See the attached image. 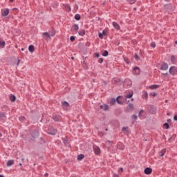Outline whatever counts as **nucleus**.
I'll return each mask as SVG.
<instances>
[{"label":"nucleus","mask_w":177,"mask_h":177,"mask_svg":"<svg viewBox=\"0 0 177 177\" xmlns=\"http://www.w3.org/2000/svg\"><path fill=\"white\" fill-rule=\"evenodd\" d=\"M63 143L65 146L68 147L70 144L68 143V138L66 136L64 138H62Z\"/></svg>","instance_id":"18"},{"label":"nucleus","mask_w":177,"mask_h":177,"mask_svg":"<svg viewBox=\"0 0 177 177\" xmlns=\"http://www.w3.org/2000/svg\"><path fill=\"white\" fill-rule=\"evenodd\" d=\"M6 118V114L4 112H0V119Z\"/></svg>","instance_id":"40"},{"label":"nucleus","mask_w":177,"mask_h":177,"mask_svg":"<svg viewBox=\"0 0 177 177\" xmlns=\"http://www.w3.org/2000/svg\"><path fill=\"white\" fill-rule=\"evenodd\" d=\"M39 143L40 145H45L46 143V141L44 139V138L41 137L39 138Z\"/></svg>","instance_id":"34"},{"label":"nucleus","mask_w":177,"mask_h":177,"mask_svg":"<svg viewBox=\"0 0 177 177\" xmlns=\"http://www.w3.org/2000/svg\"><path fill=\"white\" fill-rule=\"evenodd\" d=\"M31 136V140L32 142H35V140L38 139L39 138V129H35L30 133Z\"/></svg>","instance_id":"1"},{"label":"nucleus","mask_w":177,"mask_h":177,"mask_svg":"<svg viewBox=\"0 0 177 177\" xmlns=\"http://www.w3.org/2000/svg\"><path fill=\"white\" fill-rule=\"evenodd\" d=\"M78 47L79 49H84V48H85V44L84 43H79Z\"/></svg>","instance_id":"38"},{"label":"nucleus","mask_w":177,"mask_h":177,"mask_svg":"<svg viewBox=\"0 0 177 177\" xmlns=\"http://www.w3.org/2000/svg\"><path fill=\"white\" fill-rule=\"evenodd\" d=\"M62 106L63 107H70V104L66 101H64L62 102Z\"/></svg>","instance_id":"31"},{"label":"nucleus","mask_w":177,"mask_h":177,"mask_svg":"<svg viewBox=\"0 0 177 177\" xmlns=\"http://www.w3.org/2000/svg\"><path fill=\"white\" fill-rule=\"evenodd\" d=\"M15 165V160H9L7 162L6 166L7 167H12V165Z\"/></svg>","instance_id":"19"},{"label":"nucleus","mask_w":177,"mask_h":177,"mask_svg":"<svg viewBox=\"0 0 177 177\" xmlns=\"http://www.w3.org/2000/svg\"><path fill=\"white\" fill-rule=\"evenodd\" d=\"M133 74L134 75H139L140 74V68H139V66H135L133 68Z\"/></svg>","instance_id":"7"},{"label":"nucleus","mask_w":177,"mask_h":177,"mask_svg":"<svg viewBox=\"0 0 177 177\" xmlns=\"http://www.w3.org/2000/svg\"><path fill=\"white\" fill-rule=\"evenodd\" d=\"M133 96V91H131L130 93L127 94L125 95V97H127V99H131Z\"/></svg>","instance_id":"30"},{"label":"nucleus","mask_w":177,"mask_h":177,"mask_svg":"<svg viewBox=\"0 0 177 177\" xmlns=\"http://www.w3.org/2000/svg\"><path fill=\"white\" fill-rule=\"evenodd\" d=\"M28 50L30 53H34L35 50V47L34 46V45H30L28 46Z\"/></svg>","instance_id":"20"},{"label":"nucleus","mask_w":177,"mask_h":177,"mask_svg":"<svg viewBox=\"0 0 177 177\" xmlns=\"http://www.w3.org/2000/svg\"><path fill=\"white\" fill-rule=\"evenodd\" d=\"M138 117L140 120H145L147 117V113H146L145 110L141 109L138 113Z\"/></svg>","instance_id":"4"},{"label":"nucleus","mask_w":177,"mask_h":177,"mask_svg":"<svg viewBox=\"0 0 177 177\" xmlns=\"http://www.w3.org/2000/svg\"><path fill=\"white\" fill-rule=\"evenodd\" d=\"M127 97H123V98L122 100V101H123L122 102L124 103V102H127Z\"/></svg>","instance_id":"58"},{"label":"nucleus","mask_w":177,"mask_h":177,"mask_svg":"<svg viewBox=\"0 0 177 177\" xmlns=\"http://www.w3.org/2000/svg\"><path fill=\"white\" fill-rule=\"evenodd\" d=\"M10 102H12V103L16 102V95H10Z\"/></svg>","instance_id":"27"},{"label":"nucleus","mask_w":177,"mask_h":177,"mask_svg":"<svg viewBox=\"0 0 177 177\" xmlns=\"http://www.w3.org/2000/svg\"><path fill=\"white\" fill-rule=\"evenodd\" d=\"M113 177H120V175H118L117 174H114Z\"/></svg>","instance_id":"61"},{"label":"nucleus","mask_w":177,"mask_h":177,"mask_svg":"<svg viewBox=\"0 0 177 177\" xmlns=\"http://www.w3.org/2000/svg\"><path fill=\"white\" fill-rule=\"evenodd\" d=\"M163 128H165V129H169V123L168 122L164 123Z\"/></svg>","instance_id":"35"},{"label":"nucleus","mask_w":177,"mask_h":177,"mask_svg":"<svg viewBox=\"0 0 177 177\" xmlns=\"http://www.w3.org/2000/svg\"><path fill=\"white\" fill-rule=\"evenodd\" d=\"M163 8L164 10H165L166 12H171V10H175V6L172 5V3L165 4Z\"/></svg>","instance_id":"3"},{"label":"nucleus","mask_w":177,"mask_h":177,"mask_svg":"<svg viewBox=\"0 0 177 177\" xmlns=\"http://www.w3.org/2000/svg\"><path fill=\"white\" fill-rule=\"evenodd\" d=\"M102 34H103V35L104 36H106V35H107V32H106V31L105 30H102Z\"/></svg>","instance_id":"59"},{"label":"nucleus","mask_w":177,"mask_h":177,"mask_svg":"<svg viewBox=\"0 0 177 177\" xmlns=\"http://www.w3.org/2000/svg\"><path fill=\"white\" fill-rule=\"evenodd\" d=\"M120 146H122V147H120ZM118 147L120 149V150H124V147L122 146V143H121V142L118 143Z\"/></svg>","instance_id":"39"},{"label":"nucleus","mask_w":177,"mask_h":177,"mask_svg":"<svg viewBox=\"0 0 177 177\" xmlns=\"http://www.w3.org/2000/svg\"><path fill=\"white\" fill-rule=\"evenodd\" d=\"M78 30H80V26H78V25L77 24H75L72 26L71 28V31H78Z\"/></svg>","instance_id":"12"},{"label":"nucleus","mask_w":177,"mask_h":177,"mask_svg":"<svg viewBox=\"0 0 177 177\" xmlns=\"http://www.w3.org/2000/svg\"><path fill=\"white\" fill-rule=\"evenodd\" d=\"M52 118H53V120H54V121H55V122H59V121H60V120H62V116L53 115Z\"/></svg>","instance_id":"16"},{"label":"nucleus","mask_w":177,"mask_h":177,"mask_svg":"<svg viewBox=\"0 0 177 177\" xmlns=\"http://www.w3.org/2000/svg\"><path fill=\"white\" fill-rule=\"evenodd\" d=\"M150 46L151 48H156V42L153 41L151 43Z\"/></svg>","instance_id":"51"},{"label":"nucleus","mask_w":177,"mask_h":177,"mask_svg":"<svg viewBox=\"0 0 177 177\" xmlns=\"http://www.w3.org/2000/svg\"><path fill=\"white\" fill-rule=\"evenodd\" d=\"M174 121H177V115H174L173 117Z\"/></svg>","instance_id":"57"},{"label":"nucleus","mask_w":177,"mask_h":177,"mask_svg":"<svg viewBox=\"0 0 177 177\" xmlns=\"http://www.w3.org/2000/svg\"><path fill=\"white\" fill-rule=\"evenodd\" d=\"M100 109L101 110H104V111H109V106L106 104H104V105H100Z\"/></svg>","instance_id":"13"},{"label":"nucleus","mask_w":177,"mask_h":177,"mask_svg":"<svg viewBox=\"0 0 177 177\" xmlns=\"http://www.w3.org/2000/svg\"><path fill=\"white\" fill-rule=\"evenodd\" d=\"M123 59L125 62V63H127V64H129V59H128V57H127L126 56H123Z\"/></svg>","instance_id":"41"},{"label":"nucleus","mask_w":177,"mask_h":177,"mask_svg":"<svg viewBox=\"0 0 177 177\" xmlns=\"http://www.w3.org/2000/svg\"><path fill=\"white\" fill-rule=\"evenodd\" d=\"M113 26L115 30H118L120 29V25L117 22H113Z\"/></svg>","instance_id":"26"},{"label":"nucleus","mask_w":177,"mask_h":177,"mask_svg":"<svg viewBox=\"0 0 177 177\" xmlns=\"http://www.w3.org/2000/svg\"><path fill=\"white\" fill-rule=\"evenodd\" d=\"M20 62H21V60L18 59L17 63V66H19V64H20Z\"/></svg>","instance_id":"62"},{"label":"nucleus","mask_w":177,"mask_h":177,"mask_svg":"<svg viewBox=\"0 0 177 177\" xmlns=\"http://www.w3.org/2000/svg\"><path fill=\"white\" fill-rule=\"evenodd\" d=\"M47 133L48 135H52L53 136L56 135V133H57V129H54L53 127H48Z\"/></svg>","instance_id":"6"},{"label":"nucleus","mask_w":177,"mask_h":177,"mask_svg":"<svg viewBox=\"0 0 177 177\" xmlns=\"http://www.w3.org/2000/svg\"><path fill=\"white\" fill-rule=\"evenodd\" d=\"M49 33L50 37H55V35H56V29H55L53 27H51L50 30H49Z\"/></svg>","instance_id":"14"},{"label":"nucleus","mask_w":177,"mask_h":177,"mask_svg":"<svg viewBox=\"0 0 177 177\" xmlns=\"http://www.w3.org/2000/svg\"><path fill=\"white\" fill-rule=\"evenodd\" d=\"M102 56H104V57H107V56H109V51L104 50V52L102 53Z\"/></svg>","instance_id":"36"},{"label":"nucleus","mask_w":177,"mask_h":177,"mask_svg":"<svg viewBox=\"0 0 177 177\" xmlns=\"http://www.w3.org/2000/svg\"><path fill=\"white\" fill-rule=\"evenodd\" d=\"M134 59L136 60H140V57H139V55H138V53H136L133 56Z\"/></svg>","instance_id":"45"},{"label":"nucleus","mask_w":177,"mask_h":177,"mask_svg":"<svg viewBox=\"0 0 177 177\" xmlns=\"http://www.w3.org/2000/svg\"><path fill=\"white\" fill-rule=\"evenodd\" d=\"M122 99H124V96L122 95H118L115 100H116V102L118 104H123V102H122Z\"/></svg>","instance_id":"10"},{"label":"nucleus","mask_w":177,"mask_h":177,"mask_svg":"<svg viewBox=\"0 0 177 177\" xmlns=\"http://www.w3.org/2000/svg\"><path fill=\"white\" fill-rule=\"evenodd\" d=\"M128 107H129V109L132 111V110H133V104L129 103V104H128Z\"/></svg>","instance_id":"44"},{"label":"nucleus","mask_w":177,"mask_h":177,"mask_svg":"<svg viewBox=\"0 0 177 177\" xmlns=\"http://www.w3.org/2000/svg\"><path fill=\"white\" fill-rule=\"evenodd\" d=\"M167 153V149L164 148L161 150L160 152V157H164L165 156V153Z\"/></svg>","instance_id":"21"},{"label":"nucleus","mask_w":177,"mask_h":177,"mask_svg":"<svg viewBox=\"0 0 177 177\" xmlns=\"http://www.w3.org/2000/svg\"><path fill=\"white\" fill-rule=\"evenodd\" d=\"M64 6L66 12H71V6H70L69 4H64Z\"/></svg>","instance_id":"22"},{"label":"nucleus","mask_w":177,"mask_h":177,"mask_svg":"<svg viewBox=\"0 0 177 177\" xmlns=\"http://www.w3.org/2000/svg\"><path fill=\"white\" fill-rule=\"evenodd\" d=\"M74 19H75V20H77V21H80V20H81V15H80V14H76V15H75V17H74Z\"/></svg>","instance_id":"32"},{"label":"nucleus","mask_w":177,"mask_h":177,"mask_svg":"<svg viewBox=\"0 0 177 177\" xmlns=\"http://www.w3.org/2000/svg\"><path fill=\"white\" fill-rule=\"evenodd\" d=\"M82 64H85V66H86V64L85 62V59H84L82 62Z\"/></svg>","instance_id":"63"},{"label":"nucleus","mask_w":177,"mask_h":177,"mask_svg":"<svg viewBox=\"0 0 177 177\" xmlns=\"http://www.w3.org/2000/svg\"><path fill=\"white\" fill-rule=\"evenodd\" d=\"M131 118L133 120V121H136V120H138V115L133 114V115L131 116Z\"/></svg>","instance_id":"46"},{"label":"nucleus","mask_w":177,"mask_h":177,"mask_svg":"<svg viewBox=\"0 0 177 177\" xmlns=\"http://www.w3.org/2000/svg\"><path fill=\"white\" fill-rule=\"evenodd\" d=\"M98 135L100 138H103L104 136V132H99Z\"/></svg>","instance_id":"50"},{"label":"nucleus","mask_w":177,"mask_h":177,"mask_svg":"<svg viewBox=\"0 0 177 177\" xmlns=\"http://www.w3.org/2000/svg\"><path fill=\"white\" fill-rule=\"evenodd\" d=\"M93 150L95 156H100V148L99 147H95Z\"/></svg>","instance_id":"15"},{"label":"nucleus","mask_w":177,"mask_h":177,"mask_svg":"<svg viewBox=\"0 0 177 177\" xmlns=\"http://www.w3.org/2000/svg\"><path fill=\"white\" fill-rule=\"evenodd\" d=\"M98 37H99V38H100V39H103V38L104 37V36L102 34V32L98 33Z\"/></svg>","instance_id":"47"},{"label":"nucleus","mask_w":177,"mask_h":177,"mask_svg":"<svg viewBox=\"0 0 177 177\" xmlns=\"http://www.w3.org/2000/svg\"><path fill=\"white\" fill-rule=\"evenodd\" d=\"M19 121H21V122H24V121H26V117L24 116H21L19 118Z\"/></svg>","instance_id":"43"},{"label":"nucleus","mask_w":177,"mask_h":177,"mask_svg":"<svg viewBox=\"0 0 177 177\" xmlns=\"http://www.w3.org/2000/svg\"><path fill=\"white\" fill-rule=\"evenodd\" d=\"M84 158H85V155H84L82 153L77 156V160L78 161H82V160H84Z\"/></svg>","instance_id":"24"},{"label":"nucleus","mask_w":177,"mask_h":177,"mask_svg":"<svg viewBox=\"0 0 177 177\" xmlns=\"http://www.w3.org/2000/svg\"><path fill=\"white\" fill-rule=\"evenodd\" d=\"M119 171H121L122 172L124 171V168H122V167H120V169H119Z\"/></svg>","instance_id":"64"},{"label":"nucleus","mask_w":177,"mask_h":177,"mask_svg":"<svg viewBox=\"0 0 177 177\" xmlns=\"http://www.w3.org/2000/svg\"><path fill=\"white\" fill-rule=\"evenodd\" d=\"M153 172V169L151 167H146L144 170V174L145 175H151V174Z\"/></svg>","instance_id":"11"},{"label":"nucleus","mask_w":177,"mask_h":177,"mask_svg":"<svg viewBox=\"0 0 177 177\" xmlns=\"http://www.w3.org/2000/svg\"><path fill=\"white\" fill-rule=\"evenodd\" d=\"M43 35H45V37H47V38H49V39H50V37H51L50 34L49 32H44Z\"/></svg>","instance_id":"42"},{"label":"nucleus","mask_w":177,"mask_h":177,"mask_svg":"<svg viewBox=\"0 0 177 177\" xmlns=\"http://www.w3.org/2000/svg\"><path fill=\"white\" fill-rule=\"evenodd\" d=\"M169 73L171 75H173V77H174V75H177V66H171L169 69Z\"/></svg>","instance_id":"5"},{"label":"nucleus","mask_w":177,"mask_h":177,"mask_svg":"<svg viewBox=\"0 0 177 177\" xmlns=\"http://www.w3.org/2000/svg\"><path fill=\"white\" fill-rule=\"evenodd\" d=\"M149 98V94L147 93V91H145V93L142 95V99H145L147 100Z\"/></svg>","instance_id":"33"},{"label":"nucleus","mask_w":177,"mask_h":177,"mask_svg":"<svg viewBox=\"0 0 177 177\" xmlns=\"http://www.w3.org/2000/svg\"><path fill=\"white\" fill-rule=\"evenodd\" d=\"M115 102H116L115 98H111L109 104L110 106H114V104H115Z\"/></svg>","instance_id":"28"},{"label":"nucleus","mask_w":177,"mask_h":177,"mask_svg":"<svg viewBox=\"0 0 177 177\" xmlns=\"http://www.w3.org/2000/svg\"><path fill=\"white\" fill-rule=\"evenodd\" d=\"M147 111L149 114H157V107L154 105H149L147 107Z\"/></svg>","instance_id":"2"},{"label":"nucleus","mask_w":177,"mask_h":177,"mask_svg":"<svg viewBox=\"0 0 177 177\" xmlns=\"http://www.w3.org/2000/svg\"><path fill=\"white\" fill-rule=\"evenodd\" d=\"M85 29H82V30H80L79 32H78V35L80 36V37H84V35H85Z\"/></svg>","instance_id":"23"},{"label":"nucleus","mask_w":177,"mask_h":177,"mask_svg":"<svg viewBox=\"0 0 177 177\" xmlns=\"http://www.w3.org/2000/svg\"><path fill=\"white\" fill-rule=\"evenodd\" d=\"M171 139L175 140V139H176V134H174L173 136H171Z\"/></svg>","instance_id":"53"},{"label":"nucleus","mask_w":177,"mask_h":177,"mask_svg":"<svg viewBox=\"0 0 177 177\" xmlns=\"http://www.w3.org/2000/svg\"><path fill=\"white\" fill-rule=\"evenodd\" d=\"M171 62L172 64H176V58H175V55L171 56Z\"/></svg>","instance_id":"29"},{"label":"nucleus","mask_w":177,"mask_h":177,"mask_svg":"<svg viewBox=\"0 0 177 177\" xmlns=\"http://www.w3.org/2000/svg\"><path fill=\"white\" fill-rule=\"evenodd\" d=\"M70 41L71 42H74L75 41V36H71Z\"/></svg>","instance_id":"48"},{"label":"nucleus","mask_w":177,"mask_h":177,"mask_svg":"<svg viewBox=\"0 0 177 177\" xmlns=\"http://www.w3.org/2000/svg\"><path fill=\"white\" fill-rule=\"evenodd\" d=\"M127 2H128L129 5H133V3H136V0H127Z\"/></svg>","instance_id":"37"},{"label":"nucleus","mask_w":177,"mask_h":177,"mask_svg":"<svg viewBox=\"0 0 177 177\" xmlns=\"http://www.w3.org/2000/svg\"><path fill=\"white\" fill-rule=\"evenodd\" d=\"M104 60V59L103 58H99L98 63H100L102 64V63H103Z\"/></svg>","instance_id":"54"},{"label":"nucleus","mask_w":177,"mask_h":177,"mask_svg":"<svg viewBox=\"0 0 177 177\" xmlns=\"http://www.w3.org/2000/svg\"><path fill=\"white\" fill-rule=\"evenodd\" d=\"M158 88H160V85L158 84H153V85L149 86V88L151 89L152 91L154 89H158Z\"/></svg>","instance_id":"17"},{"label":"nucleus","mask_w":177,"mask_h":177,"mask_svg":"<svg viewBox=\"0 0 177 177\" xmlns=\"http://www.w3.org/2000/svg\"><path fill=\"white\" fill-rule=\"evenodd\" d=\"M160 70H162V71H166V70H168V64L167 62H162Z\"/></svg>","instance_id":"9"},{"label":"nucleus","mask_w":177,"mask_h":177,"mask_svg":"<svg viewBox=\"0 0 177 177\" xmlns=\"http://www.w3.org/2000/svg\"><path fill=\"white\" fill-rule=\"evenodd\" d=\"M172 122V120L171 119H167V123L171 124Z\"/></svg>","instance_id":"60"},{"label":"nucleus","mask_w":177,"mask_h":177,"mask_svg":"<svg viewBox=\"0 0 177 177\" xmlns=\"http://www.w3.org/2000/svg\"><path fill=\"white\" fill-rule=\"evenodd\" d=\"M127 129H128V127H122V132H125V131H127Z\"/></svg>","instance_id":"55"},{"label":"nucleus","mask_w":177,"mask_h":177,"mask_svg":"<svg viewBox=\"0 0 177 177\" xmlns=\"http://www.w3.org/2000/svg\"><path fill=\"white\" fill-rule=\"evenodd\" d=\"M6 45V42L4 40H0V48L3 49Z\"/></svg>","instance_id":"25"},{"label":"nucleus","mask_w":177,"mask_h":177,"mask_svg":"<svg viewBox=\"0 0 177 177\" xmlns=\"http://www.w3.org/2000/svg\"><path fill=\"white\" fill-rule=\"evenodd\" d=\"M94 57H100V54L99 53H95L94 55H93Z\"/></svg>","instance_id":"49"},{"label":"nucleus","mask_w":177,"mask_h":177,"mask_svg":"<svg viewBox=\"0 0 177 177\" xmlns=\"http://www.w3.org/2000/svg\"><path fill=\"white\" fill-rule=\"evenodd\" d=\"M13 10H15V15H17L19 13V9L15 8Z\"/></svg>","instance_id":"56"},{"label":"nucleus","mask_w":177,"mask_h":177,"mask_svg":"<svg viewBox=\"0 0 177 177\" xmlns=\"http://www.w3.org/2000/svg\"><path fill=\"white\" fill-rule=\"evenodd\" d=\"M150 96H153V97H156V96H157V93H154V92H152V93H150Z\"/></svg>","instance_id":"52"},{"label":"nucleus","mask_w":177,"mask_h":177,"mask_svg":"<svg viewBox=\"0 0 177 177\" xmlns=\"http://www.w3.org/2000/svg\"><path fill=\"white\" fill-rule=\"evenodd\" d=\"M9 12H10L9 8H5L4 10H1L2 17H6V16L9 15Z\"/></svg>","instance_id":"8"}]
</instances>
